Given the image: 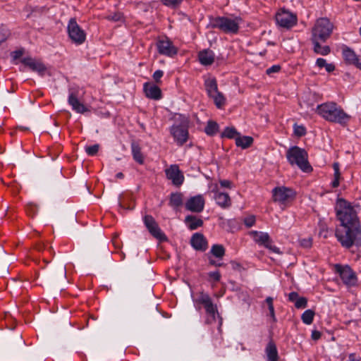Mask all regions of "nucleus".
Masks as SVG:
<instances>
[{
  "instance_id": "45",
  "label": "nucleus",
  "mask_w": 361,
  "mask_h": 361,
  "mask_svg": "<svg viewBox=\"0 0 361 361\" xmlns=\"http://www.w3.org/2000/svg\"><path fill=\"white\" fill-rule=\"evenodd\" d=\"M209 277L215 282H217L221 279V274L219 271L209 272L208 274Z\"/></svg>"
},
{
  "instance_id": "2",
  "label": "nucleus",
  "mask_w": 361,
  "mask_h": 361,
  "mask_svg": "<svg viewBox=\"0 0 361 361\" xmlns=\"http://www.w3.org/2000/svg\"><path fill=\"white\" fill-rule=\"evenodd\" d=\"M317 114H319L327 121L345 125L350 119L341 107L335 102H326L317 105Z\"/></svg>"
},
{
  "instance_id": "13",
  "label": "nucleus",
  "mask_w": 361,
  "mask_h": 361,
  "mask_svg": "<svg viewBox=\"0 0 361 361\" xmlns=\"http://www.w3.org/2000/svg\"><path fill=\"white\" fill-rule=\"evenodd\" d=\"M144 223L149 232L157 239L159 240H166L165 234L161 231L154 219L150 215H146L144 217Z\"/></svg>"
},
{
  "instance_id": "43",
  "label": "nucleus",
  "mask_w": 361,
  "mask_h": 361,
  "mask_svg": "<svg viewBox=\"0 0 361 361\" xmlns=\"http://www.w3.org/2000/svg\"><path fill=\"white\" fill-rule=\"evenodd\" d=\"M255 223V217L253 215L249 216L244 219L245 225L250 228Z\"/></svg>"
},
{
  "instance_id": "54",
  "label": "nucleus",
  "mask_w": 361,
  "mask_h": 361,
  "mask_svg": "<svg viewBox=\"0 0 361 361\" xmlns=\"http://www.w3.org/2000/svg\"><path fill=\"white\" fill-rule=\"evenodd\" d=\"M23 55V52L21 51H16L13 53V56L14 59H18Z\"/></svg>"
},
{
  "instance_id": "15",
  "label": "nucleus",
  "mask_w": 361,
  "mask_h": 361,
  "mask_svg": "<svg viewBox=\"0 0 361 361\" xmlns=\"http://www.w3.org/2000/svg\"><path fill=\"white\" fill-rule=\"evenodd\" d=\"M205 200L202 195H197L190 197L185 204V209L192 212H201L204 209Z\"/></svg>"
},
{
  "instance_id": "19",
  "label": "nucleus",
  "mask_w": 361,
  "mask_h": 361,
  "mask_svg": "<svg viewBox=\"0 0 361 361\" xmlns=\"http://www.w3.org/2000/svg\"><path fill=\"white\" fill-rule=\"evenodd\" d=\"M192 246L197 250L204 251L207 248V242L201 233H195L190 240Z\"/></svg>"
},
{
  "instance_id": "7",
  "label": "nucleus",
  "mask_w": 361,
  "mask_h": 361,
  "mask_svg": "<svg viewBox=\"0 0 361 361\" xmlns=\"http://www.w3.org/2000/svg\"><path fill=\"white\" fill-rule=\"evenodd\" d=\"M334 270L346 286L353 287L357 286V275L350 266L338 264L334 266Z\"/></svg>"
},
{
  "instance_id": "58",
  "label": "nucleus",
  "mask_w": 361,
  "mask_h": 361,
  "mask_svg": "<svg viewBox=\"0 0 361 361\" xmlns=\"http://www.w3.org/2000/svg\"><path fill=\"white\" fill-rule=\"evenodd\" d=\"M314 28L313 27L312 28V32H314ZM313 38H312V43L314 44V47H313V50L316 52V39L314 38V34L313 33Z\"/></svg>"
},
{
  "instance_id": "40",
  "label": "nucleus",
  "mask_w": 361,
  "mask_h": 361,
  "mask_svg": "<svg viewBox=\"0 0 361 361\" xmlns=\"http://www.w3.org/2000/svg\"><path fill=\"white\" fill-rule=\"evenodd\" d=\"M331 51V49L329 46H320L317 43V54H321L323 56H326L329 54Z\"/></svg>"
},
{
  "instance_id": "52",
  "label": "nucleus",
  "mask_w": 361,
  "mask_h": 361,
  "mask_svg": "<svg viewBox=\"0 0 361 361\" xmlns=\"http://www.w3.org/2000/svg\"><path fill=\"white\" fill-rule=\"evenodd\" d=\"M339 178L340 176H334V180L332 181L331 184L334 188H336L339 185Z\"/></svg>"
},
{
  "instance_id": "60",
  "label": "nucleus",
  "mask_w": 361,
  "mask_h": 361,
  "mask_svg": "<svg viewBox=\"0 0 361 361\" xmlns=\"http://www.w3.org/2000/svg\"><path fill=\"white\" fill-rule=\"evenodd\" d=\"M209 264L214 266H221V264H216L215 261L213 259H209Z\"/></svg>"
},
{
  "instance_id": "10",
  "label": "nucleus",
  "mask_w": 361,
  "mask_h": 361,
  "mask_svg": "<svg viewBox=\"0 0 361 361\" xmlns=\"http://www.w3.org/2000/svg\"><path fill=\"white\" fill-rule=\"evenodd\" d=\"M273 200L282 204H286L293 200L295 192L290 188L277 187L272 190Z\"/></svg>"
},
{
  "instance_id": "59",
  "label": "nucleus",
  "mask_w": 361,
  "mask_h": 361,
  "mask_svg": "<svg viewBox=\"0 0 361 361\" xmlns=\"http://www.w3.org/2000/svg\"><path fill=\"white\" fill-rule=\"evenodd\" d=\"M116 177L117 178H120V179H121V178H123L124 177V175H123V173L119 172V173H118L116 175Z\"/></svg>"
},
{
  "instance_id": "11",
  "label": "nucleus",
  "mask_w": 361,
  "mask_h": 361,
  "mask_svg": "<svg viewBox=\"0 0 361 361\" xmlns=\"http://www.w3.org/2000/svg\"><path fill=\"white\" fill-rule=\"evenodd\" d=\"M334 25L327 18L317 19V39L326 41L331 35Z\"/></svg>"
},
{
  "instance_id": "41",
  "label": "nucleus",
  "mask_w": 361,
  "mask_h": 361,
  "mask_svg": "<svg viewBox=\"0 0 361 361\" xmlns=\"http://www.w3.org/2000/svg\"><path fill=\"white\" fill-rule=\"evenodd\" d=\"M183 0H161V1L167 6L175 7L180 4Z\"/></svg>"
},
{
  "instance_id": "49",
  "label": "nucleus",
  "mask_w": 361,
  "mask_h": 361,
  "mask_svg": "<svg viewBox=\"0 0 361 361\" xmlns=\"http://www.w3.org/2000/svg\"><path fill=\"white\" fill-rule=\"evenodd\" d=\"M299 297V295L296 292H291L288 294V300L292 302H295Z\"/></svg>"
},
{
  "instance_id": "42",
  "label": "nucleus",
  "mask_w": 361,
  "mask_h": 361,
  "mask_svg": "<svg viewBox=\"0 0 361 361\" xmlns=\"http://www.w3.org/2000/svg\"><path fill=\"white\" fill-rule=\"evenodd\" d=\"M122 14L121 13H115L114 14H111L106 16V19L111 21H119L122 20Z\"/></svg>"
},
{
  "instance_id": "12",
  "label": "nucleus",
  "mask_w": 361,
  "mask_h": 361,
  "mask_svg": "<svg viewBox=\"0 0 361 361\" xmlns=\"http://www.w3.org/2000/svg\"><path fill=\"white\" fill-rule=\"evenodd\" d=\"M276 20L279 25L286 28H290L297 23V17L295 14L281 10L276 15Z\"/></svg>"
},
{
  "instance_id": "38",
  "label": "nucleus",
  "mask_w": 361,
  "mask_h": 361,
  "mask_svg": "<svg viewBox=\"0 0 361 361\" xmlns=\"http://www.w3.org/2000/svg\"><path fill=\"white\" fill-rule=\"evenodd\" d=\"M293 130H294V134L298 137H302L306 133L305 128L303 126H299V125L295 124L293 126Z\"/></svg>"
},
{
  "instance_id": "22",
  "label": "nucleus",
  "mask_w": 361,
  "mask_h": 361,
  "mask_svg": "<svg viewBox=\"0 0 361 361\" xmlns=\"http://www.w3.org/2000/svg\"><path fill=\"white\" fill-rule=\"evenodd\" d=\"M198 58L201 64L209 66L214 63L215 55L212 50L204 49L200 51Z\"/></svg>"
},
{
  "instance_id": "48",
  "label": "nucleus",
  "mask_w": 361,
  "mask_h": 361,
  "mask_svg": "<svg viewBox=\"0 0 361 361\" xmlns=\"http://www.w3.org/2000/svg\"><path fill=\"white\" fill-rule=\"evenodd\" d=\"M164 72L161 70L156 71L153 74V78L156 82H159L161 78L163 76Z\"/></svg>"
},
{
  "instance_id": "53",
  "label": "nucleus",
  "mask_w": 361,
  "mask_h": 361,
  "mask_svg": "<svg viewBox=\"0 0 361 361\" xmlns=\"http://www.w3.org/2000/svg\"><path fill=\"white\" fill-rule=\"evenodd\" d=\"M360 357H357L354 353H351L348 356V361H360Z\"/></svg>"
},
{
  "instance_id": "20",
  "label": "nucleus",
  "mask_w": 361,
  "mask_h": 361,
  "mask_svg": "<svg viewBox=\"0 0 361 361\" xmlns=\"http://www.w3.org/2000/svg\"><path fill=\"white\" fill-rule=\"evenodd\" d=\"M213 191H214V190ZM214 199L216 204L221 208H228L231 205V200L228 193L215 190Z\"/></svg>"
},
{
  "instance_id": "31",
  "label": "nucleus",
  "mask_w": 361,
  "mask_h": 361,
  "mask_svg": "<svg viewBox=\"0 0 361 361\" xmlns=\"http://www.w3.org/2000/svg\"><path fill=\"white\" fill-rule=\"evenodd\" d=\"M183 195L181 193L171 194L170 198V204L173 207H179L183 204Z\"/></svg>"
},
{
  "instance_id": "46",
  "label": "nucleus",
  "mask_w": 361,
  "mask_h": 361,
  "mask_svg": "<svg viewBox=\"0 0 361 361\" xmlns=\"http://www.w3.org/2000/svg\"><path fill=\"white\" fill-rule=\"evenodd\" d=\"M281 70V66L279 65H274L271 67L267 69L266 73L267 75H271L272 73H278Z\"/></svg>"
},
{
  "instance_id": "63",
  "label": "nucleus",
  "mask_w": 361,
  "mask_h": 361,
  "mask_svg": "<svg viewBox=\"0 0 361 361\" xmlns=\"http://www.w3.org/2000/svg\"><path fill=\"white\" fill-rule=\"evenodd\" d=\"M49 252H50L51 255H54L53 248L51 247H49Z\"/></svg>"
},
{
  "instance_id": "3",
  "label": "nucleus",
  "mask_w": 361,
  "mask_h": 361,
  "mask_svg": "<svg viewBox=\"0 0 361 361\" xmlns=\"http://www.w3.org/2000/svg\"><path fill=\"white\" fill-rule=\"evenodd\" d=\"M286 158L290 165H297L303 172L309 173L313 171L308 161L307 152L298 146L290 147L286 152Z\"/></svg>"
},
{
  "instance_id": "18",
  "label": "nucleus",
  "mask_w": 361,
  "mask_h": 361,
  "mask_svg": "<svg viewBox=\"0 0 361 361\" xmlns=\"http://www.w3.org/2000/svg\"><path fill=\"white\" fill-rule=\"evenodd\" d=\"M159 53L168 56H172L177 53V49L167 38L159 39L157 43Z\"/></svg>"
},
{
  "instance_id": "62",
  "label": "nucleus",
  "mask_w": 361,
  "mask_h": 361,
  "mask_svg": "<svg viewBox=\"0 0 361 361\" xmlns=\"http://www.w3.org/2000/svg\"><path fill=\"white\" fill-rule=\"evenodd\" d=\"M44 10L47 11V10H48V8H45V7H41V8H36V9H35V11H44Z\"/></svg>"
},
{
  "instance_id": "25",
  "label": "nucleus",
  "mask_w": 361,
  "mask_h": 361,
  "mask_svg": "<svg viewBox=\"0 0 361 361\" xmlns=\"http://www.w3.org/2000/svg\"><path fill=\"white\" fill-rule=\"evenodd\" d=\"M268 361H278V351L276 345L273 342H269L265 350Z\"/></svg>"
},
{
  "instance_id": "28",
  "label": "nucleus",
  "mask_w": 361,
  "mask_h": 361,
  "mask_svg": "<svg viewBox=\"0 0 361 361\" xmlns=\"http://www.w3.org/2000/svg\"><path fill=\"white\" fill-rule=\"evenodd\" d=\"M253 142V138L250 136H237L235 137V144L238 147L243 149L249 147Z\"/></svg>"
},
{
  "instance_id": "27",
  "label": "nucleus",
  "mask_w": 361,
  "mask_h": 361,
  "mask_svg": "<svg viewBox=\"0 0 361 361\" xmlns=\"http://www.w3.org/2000/svg\"><path fill=\"white\" fill-rule=\"evenodd\" d=\"M131 149L134 160L138 164H142L144 163V157L141 152L140 145L137 143L133 142L131 143Z\"/></svg>"
},
{
  "instance_id": "34",
  "label": "nucleus",
  "mask_w": 361,
  "mask_h": 361,
  "mask_svg": "<svg viewBox=\"0 0 361 361\" xmlns=\"http://www.w3.org/2000/svg\"><path fill=\"white\" fill-rule=\"evenodd\" d=\"M66 276V269L64 266H60L53 271V278L65 279Z\"/></svg>"
},
{
  "instance_id": "32",
  "label": "nucleus",
  "mask_w": 361,
  "mask_h": 361,
  "mask_svg": "<svg viewBox=\"0 0 361 361\" xmlns=\"http://www.w3.org/2000/svg\"><path fill=\"white\" fill-rule=\"evenodd\" d=\"M210 252L214 256L219 258H222L225 254V250L221 245H214Z\"/></svg>"
},
{
  "instance_id": "50",
  "label": "nucleus",
  "mask_w": 361,
  "mask_h": 361,
  "mask_svg": "<svg viewBox=\"0 0 361 361\" xmlns=\"http://www.w3.org/2000/svg\"><path fill=\"white\" fill-rule=\"evenodd\" d=\"M333 168L334 170V176H340V172H339V164L338 163H334L333 164Z\"/></svg>"
},
{
  "instance_id": "57",
  "label": "nucleus",
  "mask_w": 361,
  "mask_h": 361,
  "mask_svg": "<svg viewBox=\"0 0 361 361\" xmlns=\"http://www.w3.org/2000/svg\"><path fill=\"white\" fill-rule=\"evenodd\" d=\"M266 302H267L269 307H270V305H273V299H272V298L268 297L266 299Z\"/></svg>"
},
{
  "instance_id": "16",
  "label": "nucleus",
  "mask_w": 361,
  "mask_h": 361,
  "mask_svg": "<svg viewBox=\"0 0 361 361\" xmlns=\"http://www.w3.org/2000/svg\"><path fill=\"white\" fill-rule=\"evenodd\" d=\"M166 176L172 183L176 186L180 185L184 180V176L176 164H173L165 170Z\"/></svg>"
},
{
  "instance_id": "61",
  "label": "nucleus",
  "mask_w": 361,
  "mask_h": 361,
  "mask_svg": "<svg viewBox=\"0 0 361 361\" xmlns=\"http://www.w3.org/2000/svg\"><path fill=\"white\" fill-rule=\"evenodd\" d=\"M312 338L313 340H316V330H312Z\"/></svg>"
},
{
  "instance_id": "29",
  "label": "nucleus",
  "mask_w": 361,
  "mask_h": 361,
  "mask_svg": "<svg viewBox=\"0 0 361 361\" xmlns=\"http://www.w3.org/2000/svg\"><path fill=\"white\" fill-rule=\"evenodd\" d=\"M317 68H324L328 73H331L334 71L336 66L334 63H328L324 59L317 58Z\"/></svg>"
},
{
  "instance_id": "14",
  "label": "nucleus",
  "mask_w": 361,
  "mask_h": 361,
  "mask_svg": "<svg viewBox=\"0 0 361 361\" xmlns=\"http://www.w3.org/2000/svg\"><path fill=\"white\" fill-rule=\"evenodd\" d=\"M250 235L257 243L264 245L274 252L279 253V249L271 245L270 237L267 233L253 231L250 233Z\"/></svg>"
},
{
  "instance_id": "23",
  "label": "nucleus",
  "mask_w": 361,
  "mask_h": 361,
  "mask_svg": "<svg viewBox=\"0 0 361 361\" xmlns=\"http://www.w3.org/2000/svg\"><path fill=\"white\" fill-rule=\"evenodd\" d=\"M144 90L146 96L153 99H159L161 98V90L156 85L151 83H145L144 85Z\"/></svg>"
},
{
  "instance_id": "1",
  "label": "nucleus",
  "mask_w": 361,
  "mask_h": 361,
  "mask_svg": "<svg viewBox=\"0 0 361 361\" xmlns=\"http://www.w3.org/2000/svg\"><path fill=\"white\" fill-rule=\"evenodd\" d=\"M335 209L341 222L335 233L338 241L345 248H350L353 245H360L361 230L358 227V218L354 207L345 200L338 199Z\"/></svg>"
},
{
  "instance_id": "39",
  "label": "nucleus",
  "mask_w": 361,
  "mask_h": 361,
  "mask_svg": "<svg viewBox=\"0 0 361 361\" xmlns=\"http://www.w3.org/2000/svg\"><path fill=\"white\" fill-rule=\"evenodd\" d=\"M307 300L305 297H299L294 302L295 307L298 309L305 308L307 307Z\"/></svg>"
},
{
  "instance_id": "37",
  "label": "nucleus",
  "mask_w": 361,
  "mask_h": 361,
  "mask_svg": "<svg viewBox=\"0 0 361 361\" xmlns=\"http://www.w3.org/2000/svg\"><path fill=\"white\" fill-rule=\"evenodd\" d=\"M331 231L328 229L326 224H321L319 236L326 238L331 235Z\"/></svg>"
},
{
  "instance_id": "26",
  "label": "nucleus",
  "mask_w": 361,
  "mask_h": 361,
  "mask_svg": "<svg viewBox=\"0 0 361 361\" xmlns=\"http://www.w3.org/2000/svg\"><path fill=\"white\" fill-rule=\"evenodd\" d=\"M185 222L190 230L197 229L203 224L202 219L192 215L187 216L185 217Z\"/></svg>"
},
{
  "instance_id": "17",
  "label": "nucleus",
  "mask_w": 361,
  "mask_h": 361,
  "mask_svg": "<svg viewBox=\"0 0 361 361\" xmlns=\"http://www.w3.org/2000/svg\"><path fill=\"white\" fill-rule=\"evenodd\" d=\"M342 55L344 61L350 65H354L361 70V56L357 55L355 52L347 46L342 47Z\"/></svg>"
},
{
  "instance_id": "56",
  "label": "nucleus",
  "mask_w": 361,
  "mask_h": 361,
  "mask_svg": "<svg viewBox=\"0 0 361 361\" xmlns=\"http://www.w3.org/2000/svg\"><path fill=\"white\" fill-rule=\"evenodd\" d=\"M269 312H270V314H271V317H272L274 319H275L274 305H270V307H269Z\"/></svg>"
},
{
  "instance_id": "35",
  "label": "nucleus",
  "mask_w": 361,
  "mask_h": 361,
  "mask_svg": "<svg viewBox=\"0 0 361 361\" xmlns=\"http://www.w3.org/2000/svg\"><path fill=\"white\" fill-rule=\"evenodd\" d=\"M239 136L238 132L234 128L227 127L225 128L224 131L222 133V137H226L228 138H235Z\"/></svg>"
},
{
  "instance_id": "55",
  "label": "nucleus",
  "mask_w": 361,
  "mask_h": 361,
  "mask_svg": "<svg viewBox=\"0 0 361 361\" xmlns=\"http://www.w3.org/2000/svg\"><path fill=\"white\" fill-rule=\"evenodd\" d=\"M36 248H37V250L38 251H39V252H40V251H42V250H44V245L43 243H38V244L36 245Z\"/></svg>"
},
{
  "instance_id": "24",
  "label": "nucleus",
  "mask_w": 361,
  "mask_h": 361,
  "mask_svg": "<svg viewBox=\"0 0 361 361\" xmlns=\"http://www.w3.org/2000/svg\"><path fill=\"white\" fill-rule=\"evenodd\" d=\"M22 63L25 66L30 67L33 71L42 72L45 70V67L42 63L36 61L31 58H24L22 60Z\"/></svg>"
},
{
  "instance_id": "5",
  "label": "nucleus",
  "mask_w": 361,
  "mask_h": 361,
  "mask_svg": "<svg viewBox=\"0 0 361 361\" xmlns=\"http://www.w3.org/2000/svg\"><path fill=\"white\" fill-rule=\"evenodd\" d=\"M204 87L209 97L212 98L218 109H221L226 104V98L218 90L215 78L208 77L204 80Z\"/></svg>"
},
{
  "instance_id": "30",
  "label": "nucleus",
  "mask_w": 361,
  "mask_h": 361,
  "mask_svg": "<svg viewBox=\"0 0 361 361\" xmlns=\"http://www.w3.org/2000/svg\"><path fill=\"white\" fill-rule=\"evenodd\" d=\"M314 312L312 310H307L303 312L301 316L302 321L305 324H311L314 320Z\"/></svg>"
},
{
  "instance_id": "33",
  "label": "nucleus",
  "mask_w": 361,
  "mask_h": 361,
  "mask_svg": "<svg viewBox=\"0 0 361 361\" xmlns=\"http://www.w3.org/2000/svg\"><path fill=\"white\" fill-rule=\"evenodd\" d=\"M218 124L214 121H209L205 127V133L209 135H214L218 130Z\"/></svg>"
},
{
  "instance_id": "51",
  "label": "nucleus",
  "mask_w": 361,
  "mask_h": 361,
  "mask_svg": "<svg viewBox=\"0 0 361 361\" xmlns=\"http://www.w3.org/2000/svg\"><path fill=\"white\" fill-rule=\"evenodd\" d=\"M221 324H222V322H221V319L220 321L219 322L218 326H217L219 334L220 336V337L219 338H216V340L219 341V343H220L222 340L221 329Z\"/></svg>"
},
{
  "instance_id": "64",
  "label": "nucleus",
  "mask_w": 361,
  "mask_h": 361,
  "mask_svg": "<svg viewBox=\"0 0 361 361\" xmlns=\"http://www.w3.org/2000/svg\"><path fill=\"white\" fill-rule=\"evenodd\" d=\"M44 262L46 264L49 263V261H48V260H47V259H44Z\"/></svg>"
},
{
  "instance_id": "21",
  "label": "nucleus",
  "mask_w": 361,
  "mask_h": 361,
  "mask_svg": "<svg viewBox=\"0 0 361 361\" xmlns=\"http://www.w3.org/2000/svg\"><path fill=\"white\" fill-rule=\"evenodd\" d=\"M68 104L78 113L84 114L88 111L87 108L78 100L77 96L73 92L69 94Z\"/></svg>"
},
{
  "instance_id": "6",
  "label": "nucleus",
  "mask_w": 361,
  "mask_h": 361,
  "mask_svg": "<svg viewBox=\"0 0 361 361\" xmlns=\"http://www.w3.org/2000/svg\"><path fill=\"white\" fill-rule=\"evenodd\" d=\"M181 122L180 124H174L170 128V133L173 136L175 142L177 145L181 146L185 144L188 139V119L185 117L180 116Z\"/></svg>"
},
{
  "instance_id": "9",
  "label": "nucleus",
  "mask_w": 361,
  "mask_h": 361,
  "mask_svg": "<svg viewBox=\"0 0 361 361\" xmlns=\"http://www.w3.org/2000/svg\"><path fill=\"white\" fill-rule=\"evenodd\" d=\"M67 28L68 36L73 42L81 44L85 41L86 34L78 25L75 18L70 19Z\"/></svg>"
},
{
  "instance_id": "36",
  "label": "nucleus",
  "mask_w": 361,
  "mask_h": 361,
  "mask_svg": "<svg viewBox=\"0 0 361 361\" xmlns=\"http://www.w3.org/2000/svg\"><path fill=\"white\" fill-rule=\"evenodd\" d=\"M99 149V145L98 144H95L91 146H87L85 147V152L88 155L94 156L97 154Z\"/></svg>"
},
{
  "instance_id": "44",
  "label": "nucleus",
  "mask_w": 361,
  "mask_h": 361,
  "mask_svg": "<svg viewBox=\"0 0 361 361\" xmlns=\"http://www.w3.org/2000/svg\"><path fill=\"white\" fill-rule=\"evenodd\" d=\"M8 37V30L4 28L0 27V45L7 39Z\"/></svg>"
},
{
  "instance_id": "4",
  "label": "nucleus",
  "mask_w": 361,
  "mask_h": 361,
  "mask_svg": "<svg viewBox=\"0 0 361 361\" xmlns=\"http://www.w3.org/2000/svg\"><path fill=\"white\" fill-rule=\"evenodd\" d=\"M193 301L197 310L201 309L200 305L204 307L207 314V324H212L216 321V317H219L217 307L208 294L201 292Z\"/></svg>"
},
{
  "instance_id": "8",
  "label": "nucleus",
  "mask_w": 361,
  "mask_h": 361,
  "mask_svg": "<svg viewBox=\"0 0 361 361\" xmlns=\"http://www.w3.org/2000/svg\"><path fill=\"white\" fill-rule=\"evenodd\" d=\"M240 20L239 18L218 17L214 20L213 25L225 32L236 33L239 29Z\"/></svg>"
},
{
  "instance_id": "47",
  "label": "nucleus",
  "mask_w": 361,
  "mask_h": 361,
  "mask_svg": "<svg viewBox=\"0 0 361 361\" xmlns=\"http://www.w3.org/2000/svg\"><path fill=\"white\" fill-rule=\"evenodd\" d=\"M219 183L222 188H232L233 187V183L228 180H220Z\"/></svg>"
}]
</instances>
